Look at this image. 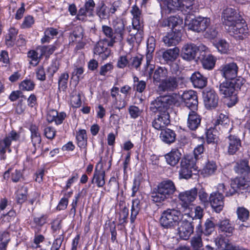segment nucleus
I'll return each mask as SVG.
<instances>
[{
    "mask_svg": "<svg viewBox=\"0 0 250 250\" xmlns=\"http://www.w3.org/2000/svg\"><path fill=\"white\" fill-rule=\"evenodd\" d=\"M229 119L227 115L220 113L217 117V119L215 120L214 125H226L229 123Z\"/></svg>",
    "mask_w": 250,
    "mask_h": 250,
    "instance_id": "obj_60",
    "label": "nucleus"
},
{
    "mask_svg": "<svg viewBox=\"0 0 250 250\" xmlns=\"http://www.w3.org/2000/svg\"><path fill=\"white\" fill-rule=\"evenodd\" d=\"M217 191L222 194L225 193L226 196H231L235 193L241 192L250 191V182L247 181L242 177H237L231 180L230 183V188L226 190L224 184H219L217 186Z\"/></svg>",
    "mask_w": 250,
    "mask_h": 250,
    "instance_id": "obj_3",
    "label": "nucleus"
},
{
    "mask_svg": "<svg viewBox=\"0 0 250 250\" xmlns=\"http://www.w3.org/2000/svg\"><path fill=\"white\" fill-rule=\"evenodd\" d=\"M228 152L232 155L236 153L241 146V140L235 135H230L227 138Z\"/></svg>",
    "mask_w": 250,
    "mask_h": 250,
    "instance_id": "obj_18",
    "label": "nucleus"
},
{
    "mask_svg": "<svg viewBox=\"0 0 250 250\" xmlns=\"http://www.w3.org/2000/svg\"><path fill=\"white\" fill-rule=\"evenodd\" d=\"M222 18L225 28L230 35L239 40L247 36V24L235 9L227 7L223 11Z\"/></svg>",
    "mask_w": 250,
    "mask_h": 250,
    "instance_id": "obj_1",
    "label": "nucleus"
},
{
    "mask_svg": "<svg viewBox=\"0 0 250 250\" xmlns=\"http://www.w3.org/2000/svg\"><path fill=\"white\" fill-rule=\"evenodd\" d=\"M94 54L100 55L103 59L107 58L109 54L110 51L107 47V43L104 41H100L96 45Z\"/></svg>",
    "mask_w": 250,
    "mask_h": 250,
    "instance_id": "obj_28",
    "label": "nucleus"
},
{
    "mask_svg": "<svg viewBox=\"0 0 250 250\" xmlns=\"http://www.w3.org/2000/svg\"><path fill=\"white\" fill-rule=\"evenodd\" d=\"M10 240V236L6 231L0 232V250H6L7 245Z\"/></svg>",
    "mask_w": 250,
    "mask_h": 250,
    "instance_id": "obj_48",
    "label": "nucleus"
},
{
    "mask_svg": "<svg viewBox=\"0 0 250 250\" xmlns=\"http://www.w3.org/2000/svg\"><path fill=\"white\" fill-rule=\"evenodd\" d=\"M27 188L24 186L20 187L16 192V200L19 204H22L27 199Z\"/></svg>",
    "mask_w": 250,
    "mask_h": 250,
    "instance_id": "obj_43",
    "label": "nucleus"
},
{
    "mask_svg": "<svg viewBox=\"0 0 250 250\" xmlns=\"http://www.w3.org/2000/svg\"><path fill=\"white\" fill-rule=\"evenodd\" d=\"M66 117V114L63 112L58 113V112L54 109L48 111L46 119L48 122L52 123L54 122L57 125L61 124Z\"/></svg>",
    "mask_w": 250,
    "mask_h": 250,
    "instance_id": "obj_21",
    "label": "nucleus"
},
{
    "mask_svg": "<svg viewBox=\"0 0 250 250\" xmlns=\"http://www.w3.org/2000/svg\"><path fill=\"white\" fill-rule=\"evenodd\" d=\"M238 67L234 62L229 63L223 65L221 71L223 76L229 80H237L235 79L237 74Z\"/></svg>",
    "mask_w": 250,
    "mask_h": 250,
    "instance_id": "obj_16",
    "label": "nucleus"
},
{
    "mask_svg": "<svg viewBox=\"0 0 250 250\" xmlns=\"http://www.w3.org/2000/svg\"><path fill=\"white\" fill-rule=\"evenodd\" d=\"M185 24L188 30L198 33L202 32L210 25V20L207 17H198L190 20L186 17Z\"/></svg>",
    "mask_w": 250,
    "mask_h": 250,
    "instance_id": "obj_7",
    "label": "nucleus"
},
{
    "mask_svg": "<svg viewBox=\"0 0 250 250\" xmlns=\"http://www.w3.org/2000/svg\"><path fill=\"white\" fill-rule=\"evenodd\" d=\"M58 30L53 27H48L45 29L44 32V37L42 38L41 42L42 43L48 42L51 39L58 34Z\"/></svg>",
    "mask_w": 250,
    "mask_h": 250,
    "instance_id": "obj_38",
    "label": "nucleus"
},
{
    "mask_svg": "<svg viewBox=\"0 0 250 250\" xmlns=\"http://www.w3.org/2000/svg\"><path fill=\"white\" fill-rule=\"evenodd\" d=\"M180 79L174 77H169L161 82L157 89L158 92L161 94L164 92L173 91L177 88Z\"/></svg>",
    "mask_w": 250,
    "mask_h": 250,
    "instance_id": "obj_10",
    "label": "nucleus"
},
{
    "mask_svg": "<svg viewBox=\"0 0 250 250\" xmlns=\"http://www.w3.org/2000/svg\"><path fill=\"white\" fill-rule=\"evenodd\" d=\"M77 144L79 147L84 149V154H86V146H87V135L85 130H80L76 135Z\"/></svg>",
    "mask_w": 250,
    "mask_h": 250,
    "instance_id": "obj_32",
    "label": "nucleus"
},
{
    "mask_svg": "<svg viewBox=\"0 0 250 250\" xmlns=\"http://www.w3.org/2000/svg\"><path fill=\"white\" fill-rule=\"evenodd\" d=\"M141 182V175L135 176L133 182V185L131 188V197H135L136 193L138 191Z\"/></svg>",
    "mask_w": 250,
    "mask_h": 250,
    "instance_id": "obj_53",
    "label": "nucleus"
},
{
    "mask_svg": "<svg viewBox=\"0 0 250 250\" xmlns=\"http://www.w3.org/2000/svg\"><path fill=\"white\" fill-rule=\"evenodd\" d=\"M142 25H140V27L138 29L133 28L132 26L131 28V26L127 27L129 36L130 38H128L127 40L129 44H132L134 42L137 43H139L141 42L143 38V31L141 29Z\"/></svg>",
    "mask_w": 250,
    "mask_h": 250,
    "instance_id": "obj_17",
    "label": "nucleus"
},
{
    "mask_svg": "<svg viewBox=\"0 0 250 250\" xmlns=\"http://www.w3.org/2000/svg\"><path fill=\"white\" fill-rule=\"evenodd\" d=\"M98 166L95 169L93 178L91 180V183H95L99 188H102L105 185V171L100 167L97 169Z\"/></svg>",
    "mask_w": 250,
    "mask_h": 250,
    "instance_id": "obj_25",
    "label": "nucleus"
},
{
    "mask_svg": "<svg viewBox=\"0 0 250 250\" xmlns=\"http://www.w3.org/2000/svg\"><path fill=\"white\" fill-rule=\"evenodd\" d=\"M171 102L170 98L169 97L158 99L154 103L156 111L165 113L166 110L169 107Z\"/></svg>",
    "mask_w": 250,
    "mask_h": 250,
    "instance_id": "obj_23",
    "label": "nucleus"
},
{
    "mask_svg": "<svg viewBox=\"0 0 250 250\" xmlns=\"http://www.w3.org/2000/svg\"><path fill=\"white\" fill-rule=\"evenodd\" d=\"M175 136L174 132L169 129L162 130L160 135L161 140L167 144L173 143L175 140Z\"/></svg>",
    "mask_w": 250,
    "mask_h": 250,
    "instance_id": "obj_34",
    "label": "nucleus"
},
{
    "mask_svg": "<svg viewBox=\"0 0 250 250\" xmlns=\"http://www.w3.org/2000/svg\"><path fill=\"white\" fill-rule=\"evenodd\" d=\"M128 111L131 118L133 119L138 118L141 113V110L135 105L130 106L128 108Z\"/></svg>",
    "mask_w": 250,
    "mask_h": 250,
    "instance_id": "obj_64",
    "label": "nucleus"
},
{
    "mask_svg": "<svg viewBox=\"0 0 250 250\" xmlns=\"http://www.w3.org/2000/svg\"><path fill=\"white\" fill-rule=\"evenodd\" d=\"M183 0H166L164 6H166L169 12L175 10H181Z\"/></svg>",
    "mask_w": 250,
    "mask_h": 250,
    "instance_id": "obj_41",
    "label": "nucleus"
},
{
    "mask_svg": "<svg viewBox=\"0 0 250 250\" xmlns=\"http://www.w3.org/2000/svg\"><path fill=\"white\" fill-rule=\"evenodd\" d=\"M201 59H202V63L204 68L208 70H211L215 66L216 59L211 54L204 55L201 54Z\"/></svg>",
    "mask_w": 250,
    "mask_h": 250,
    "instance_id": "obj_33",
    "label": "nucleus"
},
{
    "mask_svg": "<svg viewBox=\"0 0 250 250\" xmlns=\"http://www.w3.org/2000/svg\"><path fill=\"white\" fill-rule=\"evenodd\" d=\"M31 132V140L33 146L35 150L40 147L41 143V137L39 132V128L37 126L35 125H31L29 127Z\"/></svg>",
    "mask_w": 250,
    "mask_h": 250,
    "instance_id": "obj_24",
    "label": "nucleus"
},
{
    "mask_svg": "<svg viewBox=\"0 0 250 250\" xmlns=\"http://www.w3.org/2000/svg\"><path fill=\"white\" fill-rule=\"evenodd\" d=\"M189 110L188 119V126L191 130H195L200 125L201 118L196 112L197 110Z\"/></svg>",
    "mask_w": 250,
    "mask_h": 250,
    "instance_id": "obj_19",
    "label": "nucleus"
},
{
    "mask_svg": "<svg viewBox=\"0 0 250 250\" xmlns=\"http://www.w3.org/2000/svg\"><path fill=\"white\" fill-rule=\"evenodd\" d=\"M212 208L217 213L220 212L224 207V197L222 194L212 192L209 198Z\"/></svg>",
    "mask_w": 250,
    "mask_h": 250,
    "instance_id": "obj_14",
    "label": "nucleus"
},
{
    "mask_svg": "<svg viewBox=\"0 0 250 250\" xmlns=\"http://www.w3.org/2000/svg\"><path fill=\"white\" fill-rule=\"evenodd\" d=\"M20 138V134L15 130H12L0 140V155L1 159H5L6 148L9 147L13 142H17Z\"/></svg>",
    "mask_w": 250,
    "mask_h": 250,
    "instance_id": "obj_9",
    "label": "nucleus"
},
{
    "mask_svg": "<svg viewBox=\"0 0 250 250\" xmlns=\"http://www.w3.org/2000/svg\"><path fill=\"white\" fill-rule=\"evenodd\" d=\"M203 209L200 206H197L195 208L194 211L187 212L184 216L188 217L189 218L193 219L200 220L203 216Z\"/></svg>",
    "mask_w": 250,
    "mask_h": 250,
    "instance_id": "obj_42",
    "label": "nucleus"
},
{
    "mask_svg": "<svg viewBox=\"0 0 250 250\" xmlns=\"http://www.w3.org/2000/svg\"><path fill=\"white\" fill-rule=\"evenodd\" d=\"M219 230L222 232L226 233L227 236L230 235L232 233L234 229L233 228L227 220L221 221L219 224Z\"/></svg>",
    "mask_w": 250,
    "mask_h": 250,
    "instance_id": "obj_44",
    "label": "nucleus"
},
{
    "mask_svg": "<svg viewBox=\"0 0 250 250\" xmlns=\"http://www.w3.org/2000/svg\"><path fill=\"white\" fill-rule=\"evenodd\" d=\"M69 75L67 73H63L61 75L58 81V87L59 89L64 90L67 87V82Z\"/></svg>",
    "mask_w": 250,
    "mask_h": 250,
    "instance_id": "obj_51",
    "label": "nucleus"
},
{
    "mask_svg": "<svg viewBox=\"0 0 250 250\" xmlns=\"http://www.w3.org/2000/svg\"><path fill=\"white\" fill-rule=\"evenodd\" d=\"M71 193L68 194V197H63L60 201L58 206L57 209L59 210H64L66 208L68 204V198L70 196Z\"/></svg>",
    "mask_w": 250,
    "mask_h": 250,
    "instance_id": "obj_62",
    "label": "nucleus"
},
{
    "mask_svg": "<svg viewBox=\"0 0 250 250\" xmlns=\"http://www.w3.org/2000/svg\"><path fill=\"white\" fill-rule=\"evenodd\" d=\"M179 49L177 47L169 49L163 52V58L167 62H173L179 55Z\"/></svg>",
    "mask_w": 250,
    "mask_h": 250,
    "instance_id": "obj_35",
    "label": "nucleus"
},
{
    "mask_svg": "<svg viewBox=\"0 0 250 250\" xmlns=\"http://www.w3.org/2000/svg\"><path fill=\"white\" fill-rule=\"evenodd\" d=\"M180 223L178 227L179 236L183 240H187L193 232V226L189 221L186 219L181 220Z\"/></svg>",
    "mask_w": 250,
    "mask_h": 250,
    "instance_id": "obj_13",
    "label": "nucleus"
},
{
    "mask_svg": "<svg viewBox=\"0 0 250 250\" xmlns=\"http://www.w3.org/2000/svg\"><path fill=\"white\" fill-rule=\"evenodd\" d=\"M183 23V19L179 16H173L168 18L167 20L164 21V25L174 28L178 25H181Z\"/></svg>",
    "mask_w": 250,
    "mask_h": 250,
    "instance_id": "obj_45",
    "label": "nucleus"
},
{
    "mask_svg": "<svg viewBox=\"0 0 250 250\" xmlns=\"http://www.w3.org/2000/svg\"><path fill=\"white\" fill-rule=\"evenodd\" d=\"M168 75V71L165 68L159 67L154 71L153 80L156 82H160L164 81Z\"/></svg>",
    "mask_w": 250,
    "mask_h": 250,
    "instance_id": "obj_36",
    "label": "nucleus"
},
{
    "mask_svg": "<svg viewBox=\"0 0 250 250\" xmlns=\"http://www.w3.org/2000/svg\"><path fill=\"white\" fill-rule=\"evenodd\" d=\"M217 165L213 161H208L200 170V174L204 177H208L215 174Z\"/></svg>",
    "mask_w": 250,
    "mask_h": 250,
    "instance_id": "obj_31",
    "label": "nucleus"
},
{
    "mask_svg": "<svg viewBox=\"0 0 250 250\" xmlns=\"http://www.w3.org/2000/svg\"><path fill=\"white\" fill-rule=\"evenodd\" d=\"M48 216L46 214H41L33 218V223L36 226L42 227L47 222Z\"/></svg>",
    "mask_w": 250,
    "mask_h": 250,
    "instance_id": "obj_54",
    "label": "nucleus"
},
{
    "mask_svg": "<svg viewBox=\"0 0 250 250\" xmlns=\"http://www.w3.org/2000/svg\"><path fill=\"white\" fill-rule=\"evenodd\" d=\"M56 133V129L53 127L47 126L44 129V134L48 139L52 140L55 137Z\"/></svg>",
    "mask_w": 250,
    "mask_h": 250,
    "instance_id": "obj_63",
    "label": "nucleus"
},
{
    "mask_svg": "<svg viewBox=\"0 0 250 250\" xmlns=\"http://www.w3.org/2000/svg\"><path fill=\"white\" fill-rule=\"evenodd\" d=\"M130 13L132 16V26L138 29L142 24V11L137 5H134L131 7Z\"/></svg>",
    "mask_w": 250,
    "mask_h": 250,
    "instance_id": "obj_22",
    "label": "nucleus"
},
{
    "mask_svg": "<svg viewBox=\"0 0 250 250\" xmlns=\"http://www.w3.org/2000/svg\"><path fill=\"white\" fill-rule=\"evenodd\" d=\"M244 80L241 78L237 80H227L221 83L219 91L221 95L226 98V104L231 107L237 102V92L243 84Z\"/></svg>",
    "mask_w": 250,
    "mask_h": 250,
    "instance_id": "obj_2",
    "label": "nucleus"
},
{
    "mask_svg": "<svg viewBox=\"0 0 250 250\" xmlns=\"http://www.w3.org/2000/svg\"><path fill=\"white\" fill-rule=\"evenodd\" d=\"M113 24L115 34L114 38L117 39V41L121 42L124 39L125 34L124 22L121 20H118L117 21H114Z\"/></svg>",
    "mask_w": 250,
    "mask_h": 250,
    "instance_id": "obj_30",
    "label": "nucleus"
},
{
    "mask_svg": "<svg viewBox=\"0 0 250 250\" xmlns=\"http://www.w3.org/2000/svg\"><path fill=\"white\" fill-rule=\"evenodd\" d=\"M19 87L23 91H32L34 89L35 84L31 80L25 79L20 83Z\"/></svg>",
    "mask_w": 250,
    "mask_h": 250,
    "instance_id": "obj_49",
    "label": "nucleus"
},
{
    "mask_svg": "<svg viewBox=\"0 0 250 250\" xmlns=\"http://www.w3.org/2000/svg\"><path fill=\"white\" fill-rule=\"evenodd\" d=\"M203 99L205 106L207 109L214 108L218 105L219 97L216 93L213 90L204 92Z\"/></svg>",
    "mask_w": 250,
    "mask_h": 250,
    "instance_id": "obj_12",
    "label": "nucleus"
},
{
    "mask_svg": "<svg viewBox=\"0 0 250 250\" xmlns=\"http://www.w3.org/2000/svg\"><path fill=\"white\" fill-rule=\"evenodd\" d=\"M102 29L104 35L110 40L108 45L113 46L115 42H118L117 39L114 38L115 34L114 32H113L111 27L107 25H103Z\"/></svg>",
    "mask_w": 250,
    "mask_h": 250,
    "instance_id": "obj_37",
    "label": "nucleus"
},
{
    "mask_svg": "<svg viewBox=\"0 0 250 250\" xmlns=\"http://www.w3.org/2000/svg\"><path fill=\"white\" fill-rule=\"evenodd\" d=\"M194 0H183L182 5L181 7V11L185 10L188 13H192L195 11L194 8Z\"/></svg>",
    "mask_w": 250,
    "mask_h": 250,
    "instance_id": "obj_50",
    "label": "nucleus"
},
{
    "mask_svg": "<svg viewBox=\"0 0 250 250\" xmlns=\"http://www.w3.org/2000/svg\"><path fill=\"white\" fill-rule=\"evenodd\" d=\"M199 170L196 165L195 161L192 157L187 156L183 158L181 162V168L179 170L180 178L188 179L193 174L198 173Z\"/></svg>",
    "mask_w": 250,
    "mask_h": 250,
    "instance_id": "obj_6",
    "label": "nucleus"
},
{
    "mask_svg": "<svg viewBox=\"0 0 250 250\" xmlns=\"http://www.w3.org/2000/svg\"><path fill=\"white\" fill-rule=\"evenodd\" d=\"M181 153L177 148H173L170 152L165 155L167 163L172 167L176 166L181 157Z\"/></svg>",
    "mask_w": 250,
    "mask_h": 250,
    "instance_id": "obj_20",
    "label": "nucleus"
},
{
    "mask_svg": "<svg viewBox=\"0 0 250 250\" xmlns=\"http://www.w3.org/2000/svg\"><path fill=\"white\" fill-rule=\"evenodd\" d=\"M28 57L31 59L30 63L33 65H36L39 62L40 57L38 53L35 50H30L28 52Z\"/></svg>",
    "mask_w": 250,
    "mask_h": 250,
    "instance_id": "obj_59",
    "label": "nucleus"
},
{
    "mask_svg": "<svg viewBox=\"0 0 250 250\" xmlns=\"http://www.w3.org/2000/svg\"><path fill=\"white\" fill-rule=\"evenodd\" d=\"M235 172L238 174L246 175L250 172V168L248 166V162L246 160H243L237 163L234 167Z\"/></svg>",
    "mask_w": 250,
    "mask_h": 250,
    "instance_id": "obj_39",
    "label": "nucleus"
},
{
    "mask_svg": "<svg viewBox=\"0 0 250 250\" xmlns=\"http://www.w3.org/2000/svg\"><path fill=\"white\" fill-rule=\"evenodd\" d=\"M213 44L221 53H226L229 50V44L225 40L220 39L214 42Z\"/></svg>",
    "mask_w": 250,
    "mask_h": 250,
    "instance_id": "obj_47",
    "label": "nucleus"
},
{
    "mask_svg": "<svg viewBox=\"0 0 250 250\" xmlns=\"http://www.w3.org/2000/svg\"><path fill=\"white\" fill-rule=\"evenodd\" d=\"M237 213L238 218L242 221L247 220L249 216V211L244 208H238Z\"/></svg>",
    "mask_w": 250,
    "mask_h": 250,
    "instance_id": "obj_58",
    "label": "nucleus"
},
{
    "mask_svg": "<svg viewBox=\"0 0 250 250\" xmlns=\"http://www.w3.org/2000/svg\"><path fill=\"white\" fill-rule=\"evenodd\" d=\"M181 38V36L180 33L171 32L163 37V42L167 46H174L179 42Z\"/></svg>",
    "mask_w": 250,
    "mask_h": 250,
    "instance_id": "obj_27",
    "label": "nucleus"
},
{
    "mask_svg": "<svg viewBox=\"0 0 250 250\" xmlns=\"http://www.w3.org/2000/svg\"><path fill=\"white\" fill-rule=\"evenodd\" d=\"M175 191L176 187L172 181H163L158 185L156 191L152 194V200L154 202H163L171 198Z\"/></svg>",
    "mask_w": 250,
    "mask_h": 250,
    "instance_id": "obj_4",
    "label": "nucleus"
},
{
    "mask_svg": "<svg viewBox=\"0 0 250 250\" xmlns=\"http://www.w3.org/2000/svg\"><path fill=\"white\" fill-rule=\"evenodd\" d=\"M191 245L194 250H203L202 248L203 244L201 235L198 234L194 236L191 240Z\"/></svg>",
    "mask_w": 250,
    "mask_h": 250,
    "instance_id": "obj_52",
    "label": "nucleus"
},
{
    "mask_svg": "<svg viewBox=\"0 0 250 250\" xmlns=\"http://www.w3.org/2000/svg\"><path fill=\"white\" fill-rule=\"evenodd\" d=\"M97 14L101 19H106L110 15L109 8L103 4L98 9Z\"/></svg>",
    "mask_w": 250,
    "mask_h": 250,
    "instance_id": "obj_55",
    "label": "nucleus"
},
{
    "mask_svg": "<svg viewBox=\"0 0 250 250\" xmlns=\"http://www.w3.org/2000/svg\"><path fill=\"white\" fill-rule=\"evenodd\" d=\"M190 80L194 86L198 88H203L207 84V79L199 72L193 73L190 77Z\"/></svg>",
    "mask_w": 250,
    "mask_h": 250,
    "instance_id": "obj_26",
    "label": "nucleus"
},
{
    "mask_svg": "<svg viewBox=\"0 0 250 250\" xmlns=\"http://www.w3.org/2000/svg\"><path fill=\"white\" fill-rule=\"evenodd\" d=\"M197 196V189L196 188L181 192L179 194L178 198L182 207L186 211H190L192 209V203L195 200Z\"/></svg>",
    "mask_w": 250,
    "mask_h": 250,
    "instance_id": "obj_8",
    "label": "nucleus"
},
{
    "mask_svg": "<svg viewBox=\"0 0 250 250\" xmlns=\"http://www.w3.org/2000/svg\"><path fill=\"white\" fill-rule=\"evenodd\" d=\"M197 46L193 43H188L182 47L181 57L187 61H191L195 58L197 53Z\"/></svg>",
    "mask_w": 250,
    "mask_h": 250,
    "instance_id": "obj_15",
    "label": "nucleus"
},
{
    "mask_svg": "<svg viewBox=\"0 0 250 250\" xmlns=\"http://www.w3.org/2000/svg\"><path fill=\"white\" fill-rule=\"evenodd\" d=\"M182 214L179 210L167 209L162 213L160 223L164 228H173L179 225L182 220Z\"/></svg>",
    "mask_w": 250,
    "mask_h": 250,
    "instance_id": "obj_5",
    "label": "nucleus"
},
{
    "mask_svg": "<svg viewBox=\"0 0 250 250\" xmlns=\"http://www.w3.org/2000/svg\"><path fill=\"white\" fill-rule=\"evenodd\" d=\"M34 23V20L33 17L30 15L27 16L24 18L23 21L21 24V28L23 29L29 28L31 27Z\"/></svg>",
    "mask_w": 250,
    "mask_h": 250,
    "instance_id": "obj_61",
    "label": "nucleus"
},
{
    "mask_svg": "<svg viewBox=\"0 0 250 250\" xmlns=\"http://www.w3.org/2000/svg\"><path fill=\"white\" fill-rule=\"evenodd\" d=\"M83 37V29L81 26L76 27L70 35L69 39L72 42H79Z\"/></svg>",
    "mask_w": 250,
    "mask_h": 250,
    "instance_id": "obj_46",
    "label": "nucleus"
},
{
    "mask_svg": "<svg viewBox=\"0 0 250 250\" xmlns=\"http://www.w3.org/2000/svg\"><path fill=\"white\" fill-rule=\"evenodd\" d=\"M182 98L189 109L197 110L198 98L196 92L190 90L183 92Z\"/></svg>",
    "mask_w": 250,
    "mask_h": 250,
    "instance_id": "obj_11",
    "label": "nucleus"
},
{
    "mask_svg": "<svg viewBox=\"0 0 250 250\" xmlns=\"http://www.w3.org/2000/svg\"><path fill=\"white\" fill-rule=\"evenodd\" d=\"M167 114H163L162 115H158L152 122L153 126L157 130H162L163 128L168 125L170 121Z\"/></svg>",
    "mask_w": 250,
    "mask_h": 250,
    "instance_id": "obj_29",
    "label": "nucleus"
},
{
    "mask_svg": "<svg viewBox=\"0 0 250 250\" xmlns=\"http://www.w3.org/2000/svg\"><path fill=\"white\" fill-rule=\"evenodd\" d=\"M141 206L139 199L135 198L132 200L130 216V220L132 223L134 222L137 215L138 214L141 208Z\"/></svg>",
    "mask_w": 250,
    "mask_h": 250,
    "instance_id": "obj_40",
    "label": "nucleus"
},
{
    "mask_svg": "<svg viewBox=\"0 0 250 250\" xmlns=\"http://www.w3.org/2000/svg\"><path fill=\"white\" fill-rule=\"evenodd\" d=\"M40 51L41 56L48 57L52 54L55 50V47L52 45L43 46L38 49Z\"/></svg>",
    "mask_w": 250,
    "mask_h": 250,
    "instance_id": "obj_57",
    "label": "nucleus"
},
{
    "mask_svg": "<svg viewBox=\"0 0 250 250\" xmlns=\"http://www.w3.org/2000/svg\"><path fill=\"white\" fill-rule=\"evenodd\" d=\"M204 36L205 38L213 39L215 38L218 35V31L214 25L209 26L206 29Z\"/></svg>",
    "mask_w": 250,
    "mask_h": 250,
    "instance_id": "obj_56",
    "label": "nucleus"
}]
</instances>
